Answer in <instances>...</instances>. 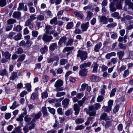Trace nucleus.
Wrapping results in <instances>:
<instances>
[{
  "label": "nucleus",
  "mask_w": 133,
  "mask_h": 133,
  "mask_svg": "<svg viewBox=\"0 0 133 133\" xmlns=\"http://www.w3.org/2000/svg\"><path fill=\"white\" fill-rule=\"evenodd\" d=\"M89 23L87 22L85 23H83L81 25V28L83 31H87L89 26Z\"/></svg>",
  "instance_id": "obj_11"
},
{
  "label": "nucleus",
  "mask_w": 133,
  "mask_h": 133,
  "mask_svg": "<svg viewBox=\"0 0 133 133\" xmlns=\"http://www.w3.org/2000/svg\"><path fill=\"white\" fill-rule=\"evenodd\" d=\"M45 13L46 15L49 17H51L52 16V12L50 10H46L45 11Z\"/></svg>",
  "instance_id": "obj_61"
},
{
  "label": "nucleus",
  "mask_w": 133,
  "mask_h": 133,
  "mask_svg": "<svg viewBox=\"0 0 133 133\" xmlns=\"http://www.w3.org/2000/svg\"><path fill=\"white\" fill-rule=\"evenodd\" d=\"M88 85V84H87L84 83L81 86V89H80V90L84 91Z\"/></svg>",
  "instance_id": "obj_64"
},
{
  "label": "nucleus",
  "mask_w": 133,
  "mask_h": 133,
  "mask_svg": "<svg viewBox=\"0 0 133 133\" xmlns=\"http://www.w3.org/2000/svg\"><path fill=\"white\" fill-rule=\"evenodd\" d=\"M95 110L94 106L92 105L89 107L88 109L86 111L87 114L89 116H94L96 114V112L94 111Z\"/></svg>",
  "instance_id": "obj_3"
},
{
  "label": "nucleus",
  "mask_w": 133,
  "mask_h": 133,
  "mask_svg": "<svg viewBox=\"0 0 133 133\" xmlns=\"http://www.w3.org/2000/svg\"><path fill=\"white\" fill-rule=\"evenodd\" d=\"M38 34V32L36 30H33L32 31V35L34 37H36Z\"/></svg>",
  "instance_id": "obj_42"
},
{
  "label": "nucleus",
  "mask_w": 133,
  "mask_h": 133,
  "mask_svg": "<svg viewBox=\"0 0 133 133\" xmlns=\"http://www.w3.org/2000/svg\"><path fill=\"white\" fill-rule=\"evenodd\" d=\"M16 22V20L12 18H10L7 21V23L9 24H13Z\"/></svg>",
  "instance_id": "obj_45"
},
{
  "label": "nucleus",
  "mask_w": 133,
  "mask_h": 133,
  "mask_svg": "<svg viewBox=\"0 0 133 133\" xmlns=\"http://www.w3.org/2000/svg\"><path fill=\"white\" fill-rule=\"evenodd\" d=\"M112 125V122L110 121H107L106 124L105 125V127L106 128H108L110 127Z\"/></svg>",
  "instance_id": "obj_59"
},
{
  "label": "nucleus",
  "mask_w": 133,
  "mask_h": 133,
  "mask_svg": "<svg viewBox=\"0 0 133 133\" xmlns=\"http://www.w3.org/2000/svg\"><path fill=\"white\" fill-rule=\"evenodd\" d=\"M74 110L75 111V115H77L79 112L80 107L77 103L75 104L74 105Z\"/></svg>",
  "instance_id": "obj_7"
},
{
  "label": "nucleus",
  "mask_w": 133,
  "mask_h": 133,
  "mask_svg": "<svg viewBox=\"0 0 133 133\" xmlns=\"http://www.w3.org/2000/svg\"><path fill=\"white\" fill-rule=\"evenodd\" d=\"M57 18L56 17H55L53 18L52 19L50 20V23L51 24H54L56 25L57 24Z\"/></svg>",
  "instance_id": "obj_26"
},
{
  "label": "nucleus",
  "mask_w": 133,
  "mask_h": 133,
  "mask_svg": "<svg viewBox=\"0 0 133 133\" xmlns=\"http://www.w3.org/2000/svg\"><path fill=\"white\" fill-rule=\"evenodd\" d=\"M6 4V0H0V6L1 7L5 6Z\"/></svg>",
  "instance_id": "obj_41"
},
{
  "label": "nucleus",
  "mask_w": 133,
  "mask_h": 133,
  "mask_svg": "<svg viewBox=\"0 0 133 133\" xmlns=\"http://www.w3.org/2000/svg\"><path fill=\"white\" fill-rule=\"evenodd\" d=\"M36 16V15L35 14H32L30 16V18L29 19L32 21L35 20L37 18Z\"/></svg>",
  "instance_id": "obj_47"
},
{
  "label": "nucleus",
  "mask_w": 133,
  "mask_h": 133,
  "mask_svg": "<svg viewBox=\"0 0 133 133\" xmlns=\"http://www.w3.org/2000/svg\"><path fill=\"white\" fill-rule=\"evenodd\" d=\"M102 44L101 43H99L97 44L94 48V50L96 52L98 51L101 47L102 46Z\"/></svg>",
  "instance_id": "obj_23"
},
{
  "label": "nucleus",
  "mask_w": 133,
  "mask_h": 133,
  "mask_svg": "<svg viewBox=\"0 0 133 133\" xmlns=\"http://www.w3.org/2000/svg\"><path fill=\"white\" fill-rule=\"evenodd\" d=\"M84 128V126L83 125H78L75 128L76 130H83Z\"/></svg>",
  "instance_id": "obj_46"
},
{
  "label": "nucleus",
  "mask_w": 133,
  "mask_h": 133,
  "mask_svg": "<svg viewBox=\"0 0 133 133\" xmlns=\"http://www.w3.org/2000/svg\"><path fill=\"white\" fill-rule=\"evenodd\" d=\"M24 25L25 26H28L30 29H32L34 27L33 23L32 21L29 19L25 21Z\"/></svg>",
  "instance_id": "obj_8"
},
{
  "label": "nucleus",
  "mask_w": 133,
  "mask_h": 133,
  "mask_svg": "<svg viewBox=\"0 0 133 133\" xmlns=\"http://www.w3.org/2000/svg\"><path fill=\"white\" fill-rule=\"evenodd\" d=\"M118 46L119 48L122 50H125L126 48V45L120 43H119Z\"/></svg>",
  "instance_id": "obj_35"
},
{
  "label": "nucleus",
  "mask_w": 133,
  "mask_h": 133,
  "mask_svg": "<svg viewBox=\"0 0 133 133\" xmlns=\"http://www.w3.org/2000/svg\"><path fill=\"white\" fill-rule=\"evenodd\" d=\"M65 94L66 93L65 92H58L56 94V96L57 97H60L63 96L65 95Z\"/></svg>",
  "instance_id": "obj_40"
},
{
  "label": "nucleus",
  "mask_w": 133,
  "mask_h": 133,
  "mask_svg": "<svg viewBox=\"0 0 133 133\" xmlns=\"http://www.w3.org/2000/svg\"><path fill=\"white\" fill-rule=\"evenodd\" d=\"M121 2L122 0H120L118 2H117L116 3V8L118 9H122V7L121 5Z\"/></svg>",
  "instance_id": "obj_25"
},
{
  "label": "nucleus",
  "mask_w": 133,
  "mask_h": 133,
  "mask_svg": "<svg viewBox=\"0 0 133 133\" xmlns=\"http://www.w3.org/2000/svg\"><path fill=\"white\" fill-rule=\"evenodd\" d=\"M119 108V105H116L114 107L113 111L114 113H116L118 111Z\"/></svg>",
  "instance_id": "obj_51"
},
{
  "label": "nucleus",
  "mask_w": 133,
  "mask_h": 133,
  "mask_svg": "<svg viewBox=\"0 0 133 133\" xmlns=\"http://www.w3.org/2000/svg\"><path fill=\"white\" fill-rule=\"evenodd\" d=\"M57 44L56 43H53L49 46V49L51 51H53L57 48Z\"/></svg>",
  "instance_id": "obj_20"
},
{
  "label": "nucleus",
  "mask_w": 133,
  "mask_h": 133,
  "mask_svg": "<svg viewBox=\"0 0 133 133\" xmlns=\"http://www.w3.org/2000/svg\"><path fill=\"white\" fill-rule=\"evenodd\" d=\"M17 77V73L13 72L12 73L10 77V80H14Z\"/></svg>",
  "instance_id": "obj_31"
},
{
  "label": "nucleus",
  "mask_w": 133,
  "mask_h": 133,
  "mask_svg": "<svg viewBox=\"0 0 133 133\" xmlns=\"http://www.w3.org/2000/svg\"><path fill=\"white\" fill-rule=\"evenodd\" d=\"M24 119L25 122H29L31 121V118L29 117L28 115H27L25 117Z\"/></svg>",
  "instance_id": "obj_50"
},
{
  "label": "nucleus",
  "mask_w": 133,
  "mask_h": 133,
  "mask_svg": "<svg viewBox=\"0 0 133 133\" xmlns=\"http://www.w3.org/2000/svg\"><path fill=\"white\" fill-rule=\"evenodd\" d=\"M84 121V120L83 119L81 118L77 119L75 120L76 123L77 124L82 123H83Z\"/></svg>",
  "instance_id": "obj_44"
},
{
  "label": "nucleus",
  "mask_w": 133,
  "mask_h": 133,
  "mask_svg": "<svg viewBox=\"0 0 133 133\" xmlns=\"http://www.w3.org/2000/svg\"><path fill=\"white\" fill-rule=\"evenodd\" d=\"M117 24L116 23H113L110 24H108L107 27L108 28H110L111 27H114L117 25Z\"/></svg>",
  "instance_id": "obj_55"
},
{
  "label": "nucleus",
  "mask_w": 133,
  "mask_h": 133,
  "mask_svg": "<svg viewBox=\"0 0 133 133\" xmlns=\"http://www.w3.org/2000/svg\"><path fill=\"white\" fill-rule=\"evenodd\" d=\"M98 18H100L99 21L100 22H102L103 24H106L108 23L107 19L106 17L104 16H102L101 17L100 15L98 16Z\"/></svg>",
  "instance_id": "obj_13"
},
{
  "label": "nucleus",
  "mask_w": 133,
  "mask_h": 133,
  "mask_svg": "<svg viewBox=\"0 0 133 133\" xmlns=\"http://www.w3.org/2000/svg\"><path fill=\"white\" fill-rule=\"evenodd\" d=\"M42 114L41 111H39L37 114H33L31 115V117H32L31 122H34L40 118Z\"/></svg>",
  "instance_id": "obj_5"
},
{
  "label": "nucleus",
  "mask_w": 133,
  "mask_h": 133,
  "mask_svg": "<svg viewBox=\"0 0 133 133\" xmlns=\"http://www.w3.org/2000/svg\"><path fill=\"white\" fill-rule=\"evenodd\" d=\"M41 111L44 116H48V114L46 107H43L41 109Z\"/></svg>",
  "instance_id": "obj_17"
},
{
  "label": "nucleus",
  "mask_w": 133,
  "mask_h": 133,
  "mask_svg": "<svg viewBox=\"0 0 133 133\" xmlns=\"http://www.w3.org/2000/svg\"><path fill=\"white\" fill-rule=\"evenodd\" d=\"M59 59V57L58 56H55L52 57L48 58L47 60V62L49 63H50L53 62L55 61H58Z\"/></svg>",
  "instance_id": "obj_9"
},
{
  "label": "nucleus",
  "mask_w": 133,
  "mask_h": 133,
  "mask_svg": "<svg viewBox=\"0 0 133 133\" xmlns=\"http://www.w3.org/2000/svg\"><path fill=\"white\" fill-rule=\"evenodd\" d=\"M22 29L21 26L20 25H17L13 28V30L14 31L19 32Z\"/></svg>",
  "instance_id": "obj_29"
},
{
  "label": "nucleus",
  "mask_w": 133,
  "mask_h": 133,
  "mask_svg": "<svg viewBox=\"0 0 133 133\" xmlns=\"http://www.w3.org/2000/svg\"><path fill=\"white\" fill-rule=\"evenodd\" d=\"M107 115L105 113H103L101 116L100 118L101 119H105L107 117Z\"/></svg>",
  "instance_id": "obj_56"
},
{
  "label": "nucleus",
  "mask_w": 133,
  "mask_h": 133,
  "mask_svg": "<svg viewBox=\"0 0 133 133\" xmlns=\"http://www.w3.org/2000/svg\"><path fill=\"white\" fill-rule=\"evenodd\" d=\"M25 57V55L24 54H23L21 55L20 57L18 59L17 61L22 62L24 59Z\"/></svg>",
  "instance_id": "obj_37"
},
{
  "label": "nucleus",
  "mask_w": 133,
  "mask_h": 133,
  "mask_svg": "<svg viewBox=\"0 0 133 133\" xmlns=\"http://www.w3.org/2000/svg\"><path fill=\"white\" fill-rule=\"evenodd\" d=\"M67 39L66 37L65 36L61 37L58 42V45H60L63 43H65Z\"/></svg>",
  "instance_id": "obj_19"
},
{
  "label": "nucleus",
  "mask_w": 133,
  "mask_h": 133,
  "mask_svg": "<svg viewBox=\"0 0 133 133\" xmlns=\"http://www.w3.org/2000/svg\"><path fill=\"white\" fill-rule=\"evenodd\" d=\"M53 38L51 36L48 35L46 34H44L42 37L43 40L45 42H49Z\"/></svg>",
  "instance_id": "obj_6"
},
{
  "label": "nucleus",
  "mask_w": 133,
  "mask_h": 133,
  "mask_svg": "<svg viewBox=\"0 0 133 133\" xmlns=\"http://www.w3.org/2000/svg\"><path fill=\"white\" fill-rule=\"evenodd\" d=\"M103 96L100 95L97 97V101L98 102H101L102 101L103 99Z\"/></svg>",
  "instance_id": "obj_62"
},
{
  "label": "nucleus",
  "mask_w": 133,
  "mask_h": 133,
  "mask_svg": "<svg viewBox=\"0 0 133 133\" xmlns=\"http://www.w3.org/2000/svg\"><path fill=\"white\" fill-rule=\"evenodd\" d=\"M74 14L77 17L81 19H84L83 15L79 12L77 11H75L74 12Z\"/></svg>",
  "instance_id": "obj_22"
},
{
  "label": "nucleus",
  "mask_w": 133,
  "mask_h": 133,
  "mask_svg": "<svg viewBox=\"0 0 133 133\" xmlns=\"http://www.w3.org/2000/svg\"><path fill=\"white\" fill-rule=\"evenodd\" d=\"M119 59L121 60H122V58L124 55V51H120L118 52L117 53Z\"/></svg>",
  "instance_id": "obj_16"
},
{
  "label": "nucleus",
  "mask_w": 133,
  "mask_h": 133,
  "mask_svg": "<svg viewBox=\"0 0 133 133\" xmlns=\"http://www.w3.org/2000/svg\"><path fill=\"white\" fill-rule=\"evenodd\" d=\"M37 19H38L39 21H43L44 19V17L43 15H39L37 16Z\"/></svg>",
  "instance_id": "obj_58"
},
{
  "label": "nucleus",
  "mask_w": 133,
  "mask_h": 133,
  "mask_svg": "<svg viewBox=\"0 0 133 133\" xmlns=\"http://www.w3.org/2000/svg\"><path fill=\"white\" fill-rule=\"evenodd\" d=\"M25 87L27 89V90L29 91H31V86L29 83H27L25 84Z\"/></svg>",
  "instance_id": "obj_60"
},
{
  "label": "nucleus",
  "mask_w": 133,
  "mask_h": 133,
  "mask_svg": "<svg viewBox=\"0 0 133 133\" xmlns=\"http://www.w3.org/2000/svg\"><path fill=\"white\" fill-rule=\"evenodd\" d=\"M77 53V57H80L82 61L86 59L87 55V52L79 50H78Z\"/></svg>",
  "instance_id": "obj_2"
},
{
  "label": "nucleus",
  "mask_w": 133,
  "mask_h": 133,
  "mask_svg": "<svg viewBox=\"0 0 133 133\" xmlns=\"http://www.w3.org/2000/svg\"><path fill=\"white\" fill-rule=\"evenodd\" d=\"M93 13L89 11L88 12L87 19V20H90V18L93 15Z\"/></svg>",
  "instance_id": "obj_49"
},
{
  "label": "nucleus",
  "mask_w": 133,
  "mask_h": 133,
  "mask_svg": "<svg viewBox=\"0 0 133 133\" xmlns=\"http://www.w3.org/2000/svg\"><path fill=\"white\" fill-rule=\"evenodd\" d=\"M86 98L85 97H84L82 100L78 101V104L80 107L82 106L83 105V104L85 102V101L86 99Z\"/></svg>",
  "instance_id": "obj_27"
},
{
  "label": "nucleus",
  "mask_w": 133,
  "mask_h": 133,
  "mask_svg": "<svg viewBox=\"0 0 133 133\" xmlns=\"http://www.w3.org/2000/svg\"><path fill=\"white\" fill-rule=\"evenodd\" d=\"M114 4L113 2H111L109 6V8L110 11L112 12H114L116 10V8L114 6Z\"/></svg>",
  "instance_id": "obj_21"
},
{
  "label": "nucleus",
  "mask_w": 133,
  "mask_h": 133,
  "mask_svg": "<svg viewBox=\"0 0 133 133\" xmlns=\"http://www.w3.org/2000/svg\"><path fill=\"white\" fill-rule=\"evenodd\" d=\"M90 79L93 82H98L100 80V78L99 77L95 75L91 76L90 77Z\"/></svg>",
  "instance_id": "obj_14"
},
{
  "label": "nucleus",
  "mask_w": 133,
  "mask_h": 133,
  "mask_svg": "<svg viewBox=\"0 0 133 133\" xmlns=\"http://www.w3.org/2000/svg\"><path fill=\"white\" fill-rule=\"evenodd\" d=\"M74 49V48L72 47H65L63 50V53H65L66 52L70 51Z\"/></svg>",
  "instance_id": "obj_33"
},
{
  "label": "nucleus",
  "mask_w": 133,
  "mask_h": 133,
  "mask_svg": "<svg viewBox=\"0 0 133 133\" xmlns=\"http://www.w3.org/2000/svg\"><path fill=\"white\" fill-rule=\"evenodd\" d=\"M63 81L62 80L59 79L57 80L54 84V86L56 88L55 90L57 92L62 91L63 88L61 87L63 85Z\"/></svg>",
  "instance_id": "obj_1"
},
{
  "label": "nucleus",
  "mask_w": 133,
  "mask_h": 133,
  "mask_svg": "<svg viewBox=\"0 0 133 133\" xmlns=\"http://www.w3.org/2000/svg\"><path fill=\"white\" fill-rule=\"evenodd\" d=\"M24 5V4L23 3H20L19 4V6L17 9L18 11L21 10L23 8Z\"/></svg>",
  "instance_id": "obj_63"
},
{
  "label": "nucleus",
  "mask_w": 133,
  "mask_h": 133,
  "mask_svg": "<svg viewBox=\"0 0 133 133\" xmlns=\"http://www.w3.org/2000/svg\"><path fill=\"white\" fill-rule=\"evenodd\" d=\"M69 99H65L62 101V104L64 106V107H66L69 104Z\"/></svg>",
  "instance_id": "obj_18"
},
{
  "label": "nucleus",
  "mask_w": 133,
  "mask_h": 133,
  "mask_svg": "<svg viewBox=\"0 0 133 133\" xmlns=\"http://www.w3.org/2000/svg\"><path fill=\"white\" fill-rule=\"evenodd\" d=\"M1 52L3 56H4L5 58L10 60L11 54L8 51L5 52L4 51L2 50Z\"/></svg>",
  "instance_id": "obj_10"
},
{
  "label": "nucleus",
  "mask_w": 133,
  "mask_h": 133,
  "mask_svg": "<svg viewBox=\"0 0 133 133\" xmlns=\"http://www.w3.org/2000/svg\"><path fill=\"white\" fill-rule=\"evenodd\" d=\"M32 44V42L30 40L27 41L26 42V47H30Z\"/></svg>",
  "instance_id": "obj_53"
},
{
  "label": "nucleus",
  "mask_w": 133,
  "mask_h": 133,
  "mask_svg": "<svg viewBox=\"0 0 133 133\" xmlns=\"http://www.w3.org/2000/svg\"><path fill=\"white\" fill-rule=\"evenodd\" d=\"M73 26V23L72 22H70L68 23L66 26L67 29H71Z\"/></svg>",
  "instance_id": "obj_39"
},
{
  "label": "nucleus",
  "mask_w": 133,
  "mask_h": 133,
  "mask_svg": "<svg viewBox=\"0 0 133 133\" xmlns=\"http://www.w3.org/2000/svg\"><path fill=\"white\" fill-rule=\"evenodd\" d=\"M116 88H115L112 90L110 94V97H113L115 95V93L116 91Z\"/></svg>",
  "instance_id": "obj_52"
},
{
  "label": "nucleus",
  "mask_w": 133,
  "mask_h": 133,
  "mask_svg": "<svg viewBox=\"0 0 133 133\" xmlns=\"http://www.w3.org/2000/svg\"><path fill=\"white\" fill-rule=\"evenodd\" d=\"M106 86L105 85H104L102 87V88L101 89L100 92L102 95L104 96L105 95V89Z\"/></svg>",
  "instance_id": "obj_43"
},
{
  "label": "nucleus",
  "mask_w": 133,
  "mask_h": 133,
  "mask_svg": "<svg viewBox=\"0 0 133 133\" xmlns=\"http://www.w3.org/2000/svg\"><path fill=\"white\" fill-rule=\"evenodd\" d=\"M68 62V60L66 59L62 58L60 59V64L61 65H62L67 63Z\"/></svg>",
  "instance_id": "obj_30"
},
{
  "label": "nucleus",
  "mask_w": 133,
  "mask_h": 133,
  "mask_svg": "<svg viewBox=\"0 0 133 133\" xmlns=\"http://www.w3.org/2000/svg\"><path fill=\"white\" fill-rule=\"evenodd\" d=\"M92 66L93 67L92 72L94 73L96 72L97 71L98 65L96 63L94 62L93 63Z\"/></svg>",
  "instance_id": "obj_24"
},
{
  "label": "nucleus",
  "mask_w": 133,
  "mask_h": 133,
  "mask_svg": "<svg viewBox=\"0 0 133 133\" xmlns=\"http://www.w3.org/2000/svg\"><path fill=\"white\" fill-rule=\"evenodd\" d=\"M37 96V93H32L31 97V98L32 99L34 100L36 99Z\"/></svg>",
  "instance_id": "obj_54"
},
{
  "label": "nucleus",
  "mask_w": 133,
  "mask_h": 133,
  "mask_svg": "<svg viewBox=\"0 0 133 133\" xmlns=\"http://www.w3.org/2000/svg\"><path fill=\"white\" fill-rule=\"evenodd\" d=\"M48 50L47 46L45 45L43 48H42L40 49V51L42 54H44L48 51Z\"/></svg>",
  "instance_id": "obj_28"
},
{
  "label": "nucleus",
  "mask_w": 133,
  "mask_h": 133,
  "mask_svg": "<svg viewBox=\"0 0 133 133\" xmlns=\"http://www.w3.org/2000/svg\"><path fill=\"white\" fill-rule=\"evenodd\" d=\"M113 101L112 100H110L108 102V106H104L102 107V109L104 111L107 112H109L111 110L112 107L113 105Z\"/></svg>",
  "instance_id": "obj_4"
},
{
  "label": "nucleus",
  "mask_w": 133,
  "mask_h": 133,
  "mask_svg": "<svg viewBox=\"0 0 133 133\" xmlns=\"http://www.w3.org/2000/svg\"><path fill=\"white\" fill-rule=\"evenodd\" d=\"M87 69H82L79 71V74L81 77L86 76L87 75Z\"/></svg>",
  "instance_id": "obj_12"
},
{
  "label": "nucleus",
  "mask_w": 133,
  "mask_h": 133,
  "mask_svg": "<svg viewBox=\"0 0 133 133\" xmlns=\"http://www.w3.org/2000/svg\"><path fill=\"white\" fill-rule=\"evenodd\" d=\"M19 45L20 46H22L24 47H26V42L24 40L21 41L19 43Z\"/></svg>",
  "instance_id": "obj_57"
},
{
  "label": "nucleus",
  "mask_w": 133,
  "mask_h": 133,
  "mask_svg": "<svg viewBox=\"0 0 133 133\" xmlns=\"http://www.w3.org/2000/svg\"><path fill=\"white\" fill-rule=\"evenodd\" d=\"M52 28V26L50 25H47L45 27L46 29L45 33L47 34H49L50 31Z\"/></svg>",
  "instance_id": "obj_34"
},
{
  "label": "nucleus",
  "mask_w": 133,
  "mask_h": 133,
  "mask_svg": "<svg viewBox=\"0 0 133 133\" xmlns=\"http://www.w3.org/2000/svg\"><path fill=\"white\" fill-rule=\"evenodd\" d=\"M24 117V116L23 114H21L19 116V117L17 118L16 119V121H19L21 122L23 121V117Z\"/></svg>",
  "instance_id": "obj_48"
},
{
  "label": "nucleus",
  "mask_w": 133,
  "mask_h": 133,
  "mask_svg": "<svg viewBox=\"0 0 133 133\" xmlns=\"http://www.w3.org/2000/svg\"><path fill=\"white\" fill-rule=\"evenodd\" d=\"M7 74V71L5 69H4L1 70L0 71V75L2 76H4L6 75Z\"/></svg>",
  "instance_id": "obj_38"
},
{
  "label": "nucleus",
  "mask_w": 133,
  "mask_h": 133,
  "mask_svg": "<svg viewBox=\"0 0 133 133\" xmlns=\"http://www.w3.org/2000/svg\"><path fill=\"white\" fill-rule=\"evenodd\" d=\"M21 37L22 34L21 33L19 32L14 37V39L15 40L18 41L21 39Z\"/></svg>",
  "instance_id": "obj_32"
},
{
  "label": "nucleus",
  "mask_w": 133,
  "mask_h": 133,
  "mask_svg": "<svg viewBox=\"0 0 133 133\" xmlns=\"http://www.w3.org/2000/svg\"><path fill=\"white\" fill-rule=\"evenodd\" d=\"M47 90L46 89L45 92H43L42 93L41 95L42 99L46 98L48 97V95Z\"/></svg>",
  "instance_id": "obj_36"
},
{
  "label": "nucleus",
  "mask_w": 133,
  "mask_h": 133,
  "mask_svg": "<svg viewBox=\"0 0 133 133\" xmlns=\"http://www.w3.org/2000/svg\"><path fill=\"white\" fill-rule=\"evenodd\" d=\"M21 15V13L20 12L15 11L13 13L12 16L14 18L19 19L20 18Z\"/></svg>",
  "instance_id": "obj_15"
}]
</instances>
